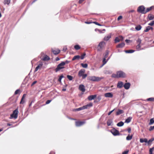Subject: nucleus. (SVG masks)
Listing matches in <instances>:
<instances>
[{"mask_svg": "<svg viewBox=\"0 0 154 154\" xmlns=\"http://www.w3.org/2000/svg\"><path fill=\"white\" fill-rule=\"evenodd\" d=\"M81 65L84 68H87L88 67V64L87 63H81Z\"/></svg>", "mask_w": 154, "mask_h": 154, "instance_id": "nucleus-35", "label": "nucleus"}, {"mask_svg": "<svg viewBox=\"0 0 154 154\" xmlns=\"http://www.w3.org/2000/svg\"><path fill=\"white\" fill-rule=\"evenodd\" d=\"M67 78L70 80L71 81L72 80L73 77L71 75H67Z\"/></svg>", "mask_w": 154, "mask_h": 154, "instance_id": "nucleus-42", "label": "nucleus"}, {"mask_svg": "<svg viewBox=\"0 0 154 154\" xmlns=\"http://www.w3.org/2000/svg\"><path fill=\"white\" fill-rule=\"evenodd\" d=\"M125 41L127 43H128L130 42H132V41L128 39H126L125 40Z\"/></svg>", "mask_w": 154, "mask_h": 154, "instance_id": "nucleus-61", "label": "nucleus"}, {"mask_svg": "<svg viewBox=\"0 0 154 154\" xmlns=\"http://www.w3.org/2000/svg\"><path fill=\"white\" fill-rule=\"evenodd\" d=\"M64 65L65 63H64V61H62L57 65V68L55 70V72H57L60 69L64 68Z\"/></svg>", "mask_w": 154, "mask_h": 154, "instance_id": "nucleus-2", "label": "nucleus"}, {"mask_svg": "<svg viewBox=\"0 0 154 154\" xmlns=\"http://www.w3.org/2000/svg\"><path fill=\"white\" fill-rule=\"evenodd\" d=\"M124 86V84L121 81H119L117 85V87L118 88H121Z\"/></svg>", "mask_w": 154, "mask_h": 154, "instance_id": "nucleus-8", "label": "nucleus"}, {"mask_svg": "<svg viewBox=\"0 0 154 154\" xmlns=\"http://www.w3.org/2000/svg\"><path fill=\"white\" fill-rule=\"evenodd\" d=\"M37 82L36 81H34L32 84H31V86H33L34 84H35V83H37Z\"/></svg>", "mask_w": 154, "mask_h": 154, "instance_id": "nucleus-62", "label": "nucleus"}, {"mask_svg": "<svg viewBox=\"0 0 154 154\" xmlns=\"http://www.w3.org/2000/svg\"><path fill=\"white\" fill-rule=\"evenodd\" d=\"M154 129V126H151L150 128L149 129V131H151Z\"/></svg>", "mask_w": 154, "mask_h": 154, "instance_id": "nucleus-49", "label": "nucleus"}, {"mask_svg": "<svg viewBox=\"0 0 154 154\" xmlns=\"http://www.w3.org/2000/svg\"><path fill=\"white\" fill-rule=\"evenodd\" d=\"M86 55V54L84 53L80 57V58H81V60H83L84 59L85 56Z\"/></svg>", "mask_w": 154, "mask_h": 154, "instance_id": "nucleus-44", "label": "nucleus"}, {"mask_svg": "<svg viewBox=\"0 0 154 154\" xmlns=\"http://www.w3.org/2000/svg\"><path fill=\"white\" fill-rule=\"evenodd\" d=\"M85 70L84 69H82L80 70L79 72L78 75L79 76L81 77L85 73Z\"/></svg>", "mask_w": 154, "mask_h": 154, "instance_id": "nucleus-10", "label": "nucleus"}, {"mask_svg": "<svg viewBox=\"0 0 154 154\" xmlns=\"http://www.w3.org/2000/svg\"><path fill=\"white\" fill-rule=\"evenodd\" d=\"M110 57H109L107 60V61H106V58L105 57L103 58V65H104L107 62V60L109 59Z\"/></svg>", "mask_w": 154, "mask_h": 154, "instance_id": "nucleus-34", "label": "nucleus"}, {"mask_svg": "<svg viewBox=\"0 0 154 154\" xmlns=\"http://www.w3.org/2000/svg\"><path fill=\"white\" fill-rule=\"evenodd\" d=\"M51 101V100H48L46 102V104H47L49 103Z\"/></svg>", "mask_w": 154, "mask_h": 154, "instance_id": "nucleus-55", "label": "nucleus"}, {"mask_svg": "<svg viewBox=\"0 0 154 154\" xmlns=\"http://www.w3.org/2000/svg\"><path fill=\"white\" fill-rule=\"evenodd\" d=\"M154 20H152L150 23H149L148 24V25L150 26H153L154 25Z\"/></svg>", "mask_w": 154, "mask_h": 154, "instance_id": "nucleus-48", "label": "nucleus"}, {"mask_svg": "<svg viewBox=\"0 0 154 154\" xmlns=\"http://www.w3.org/2000/svg\"><path fill=\"white\" fill-rule=\"evenodd\" d=\"M125 45V43L124 42L121 43L116 46L117 48H122Z\"/></svg>", "mask_w": 154, "mask_h": 154, "instance_id": "nucleus-18", "label": "nucleus"}, {"mask_svg": "<svg viewBox=\"0 0 154 154\" xmlns=\"http://www.w3.org/2000/svg\"><path fill=\"white\" fill-rule=\"evenodd\" d=\"M52 51L54 54L55 55H57L60 53V50L58 49H56L55 50L52 49Z\"/></svg>", "mask_w": 154, "mask_h": 154, "instance_id": "nucleus-15", "label": "nucleus"}, {"mask_svg": "<svg viewBox=\"0 0 154 154\" xmlns=\"http://www.w3.org/2000/svg\"><path fill=\"white\" fill-rule=\"evenodd\" d=\"M114 110H115V109L112 110L110 111L109 112H108V115H109V116L111 114V113L114 111Z\"/></svg>", "mask_w": 154, "mask_h": 154, "instance_id": "nucleus-57", "label": "nucleus"}, {"mask_svg": "<svg viewBox=\"0 0 154 154\" xmlns=\"http://www.w3.org/2000/svg\"><path fill=\"white\" fill-rule=\"evenodd\" d=\"M83 109H83V106H82V107H79V108H77V109H74V111H80V110H82Z\"/></svg>", "mask_w": 154, "mask_h": 154, "instance_id": "nucleus-32", "label": "nucleus"}, {"mask_svg": "<svg viewBox=\"0 0 154 154\" xmlns=\"http://www.w3.org/2000/svg\"><path fill=\"white\" fill-rule=\"evenodd\" d=\"M104 96L105 97L111 98L113 97V94L112 93L109 92L105 93Z\"/></svg>", "mask_w": 154, "mask_h": 154, "instance_id": "nucleus-12", "label": "nucleus"}, {"mask_svg": "<svg viewBox=\"0 0 154 154\" xmlns=\"http://www.w3.org/2000/svg\"><path fill=\"white\" fill-rule=\"evenodd\" d=\"M132 138V135H128L126 139L127 140H131Z\"/></svg>", "mask_w": 154, "mask_h": 154, "instance_id": "nucleus-31", "label": "nucleus"}, {"mask_svg": "<svg viewBox=\"0 0 154 154\" xmlns=\"http://www.w3.org/2000/svg\"><path fill=\"white\" fill-rule=\"evenodd\" d=\"M140 45L138 44L136 46V48L137 50L139 51L140 50Z\"/></svg>", "mask_w": 154, "mask_h": 154, "instance_id": "nucleus-47", "label": "nucleus"}, {"mask_svg": "<svg viewBox=\"0 0 154 154\" xmlns=\"http://www.w3.org/2000/svg\"><path fill=\"white\" fill-rule=\"evenodd\" d=\"M18 112H19L17 109H16L14 110L13 111L12 114H11L10 119H11L14 118L15 119H16L17 117Z\"/></svg>", "mask_w": 154, "mask_h": 154, "instance_id": "nucleus-3", "label": "nucleus"}, {"mask_svg": "<svg viewBox=\"0 0 154 154\" xmlns=\"http://www.w3.org/2000/svg\"><path fill=\"white\" fill-rule=\"evenodd\" d=\"M20 91V90L19 89L17 90L14 92L15 94H18L19 91Z\"/></svg>", "mask_w": 154, "mask_h": 154, "instance_id": "nucleus-54", "label": "nucleus"}, {"mask_svg": "<svg viewBox=\"0 0 154 154\" xmlns=\"http://www.w3.org/2000/svg\"><path fill=\"white\" fill-rule=\"evenodd\" d=\"M93 105L92 103H90L87 105L83 106V109L88 108L89 107H91Z\"/></svg>", "mask_w": 154, "mask_h": 154, "instance_id": "nucleus-13", "label": "nucleus"}, {"mask_svg": "<svg viewBox=\"0 0 154 154\" xmlns=\"http://www.w3.org/2000/svg\"><path fill=\"white\" fill-rule=\"evenodd\" d=\"M140 141L141 143H143V142L147 143V139L146 138H140Z\"/></svg>", "mask_w": 154, "mask_h": 154, "instance_id": "nucleus-23", "label": "nucleus"}, {"mask_svg": "<svg viewBox=\"0 0 154 154\" xmlns=\"http://www.w3.org/2000/svg\"><path fill=\"white\" fill-rule=\"evenodd\" d=\"M137 42L138 43V44L140 45L141 42V40L139 38L137 40Z\"/></svg>", "mask_w": 154, "mask_h": 154, "instance_id": "nucleus-45", "label": "nucleus"}, {"mask_svg": "<svg viewBox=\"0 0 154 154\" xmlns=\"http://www.w3.org/2000/svg\"><path fill=\"white\" fill-rule=\"evenodd\" d=\"M112 73V72L110 70H106L104 71V73L106 74H110Z\"/></svg>", "mask_w": 154, "mask_h": 154, "instance_id": "nucleus-36", "label": "nucleus"}, {"mask_svg": "<svg viewBox=\"0 0 154 154\" xmlns=\"http://www.w3.org/2000/svg\"><path fill=\"white\" fill-rule=\"evenodd\" d=\"M109 54V51L107 50H106V53H105V55L104 56V57H105V58H106L108 56Z\"/></svg>", "mask_w": 154, "mask_h": 154, "instance_id": "nucleus-40", "label": "nucleus"}, {"mask_svg": "<svg viewBox=\"0 0 154 154\" xmlns=\"http://www.w3.org/2000/svg\"><path fill=\"white\" fill-rule=\"evenodd\" d=\"M85 123V121H77L75 122V125L77 127H79L83 125Z\"/></svg>", "mask_w": 154, "mask_h": 154, "instance_id": "nucleus-7", "label": "nucleus"}, {"mask_svg": "<svg viewBox=\"0 0 154 154\" xmlns=\"http://www.w3.org/2000/svg\"><path fill=\"white\" fill-rule=\"evenodd\" d=\"M103 79V77H100L95 76H91L88 77L89 80L93 82H98Z\"/></svg>", "mask_w": 154, "mask_h": 154, "instance_id": "nucleus-1", "label": "nucleus"}, {"mask_svg": "<svg viewBox=\"0 0 154 154\" xmlns=\"http://www.w3.org/2000/svg\"><path fill=\"white\" fill-rule=\"evenodd\" d=\"M107 124L108 126L113 125V121L112 119H108L107 122Z\"/></svg>", "mask_w": 154, "mask_h": 154, "instance_id": "nucleus-16", "label": "nucleus"}, {"mask_svg": "<svg viewBox=\"0 0 154 154\" xmlns=\"http://www.w3.org/2000/svg\"><path fill=\"white\" fill-rule=\"evenodd\" d=\"M150 30V26H148L146 29L144 30V32H147Z\"/></svg>", "mask_w": 154, "mask_h": 154, "instance_id": "nucleus-46", "label": "nucleus"}, {"mask_svg": "<svg viewBox=\"0 0 154 154\" xmlns=\"http://www.w3.org/2000/svg\"><path fill=\"white\" fill-rule=\"evenodd\" d=\"M154 149V147H152L151 148H150L149 149V152H151V151L152 152V151Z\"/></svg>", "mask_w": 154, "mask_h": 154, "instance_id": "nucleus-60", "label": "nucleus"}, {"mask_svg": "<svg viewBox=\"0 0 154 154\" xmlns=\"http://www.w3.org/2000/svg\"><path fill=\"white\" fill-rule=\"evenodd\" d=\"M154 123V119L152 118L150 119V122L149 123V125H151Z\"/></svg>", "mask_w": 154, "mask_h": 154, "instance_id": "nucleus-38", "label": "nucleus"}, {"mask_svg": "<svg viewBox=\"0 0 154 154\" xmlns=\"http://www.w3.org/2000/svg\"><path fill=\"white\" fill-rule=\"evenodd\" d=\"M40 67H39V66H37L35 68V72H36V71H38V69L40 68Z\"/></svg>", "mask_w": 154, "mask_h": 154, "instance_id": "nucleus-52", "label": "nucleus"}, {"mask_svg": "<svg viewBox=\"0 0 154 154\" xmlns=\"http://www.w3.org/2000/svg\"><path fill=\"white\" fill-rule=\"evenodd\" d=\"M129 152L128 150H127L126 151H125L123 152H122V154H128Z\"/></svg>", "mask_w": 154, "mask_h": 154, "instance_id": "nucleus-51", "label": "nucleus"}, {"mask_svg": "<svg viewBox=\"0 0 154 154\" xmlns=\"http://www.w3.org/2000/svg\"><path fill=\"white\" fill-rule=\"evenodd\" d=\"M125 52L127 53H133L135 51L133 50H129L125 51Z\"/></svg>", "mask_w": 154, "mask_h": 154, "instance_id": "nucleus-27", "label": "nucleus"}, {"mask_svg": "<svg viewBox=\"0 0 154 154\" xmlns=\"http://www.w3.org/2000/svg\"><path fill=\"white\" fill-rule=\"evenodd\" d=\"M130 84L129 83H125L124 85V87L125 88L126 90H128L130 87Z\"/></svg>", "mask_w": 154, "mask_h": 154, "instance_id": "nucleus-11", "label": "nucleus"}, {"mask_svg": "<svg viewBox=\"0 0 154 154\" xmlns=\"http://www.w3.org/2000/svg\"><path fill=\"white\" fill-rule=\"evenodd\" d=\"M70 61L67 60H66L65 61H64V63H65V65L66 64H67L69 63Z\"/></svg>", "mask_w": 154, "mask_h": 154, "instance_id": "nucleus-63", "label": "nucleus"}, {"mask_svg": "<svg viewBox=\"0 0 154 154\" xmlns=\"http://www.w3.org/2000/svg\"><path fill=\"white\" fill-rule=\"evenodd\" d=\"M112 77L114 78H118V76L117 75V72L116 74H113L112 76Z\"/></svg>", "mask_w": 154, "mask_h": 154, "instance_id": "nucleus-37", "label": "nucleus"}, {"mask_svg": "<svg viewBox=\"0 0 154 154\" xmlns=\"http://www.w3.org/2000/svg\"><path fill=\"white\" fill-rule=\"evenodd\" d=\"M154 8V6H152L149 8H147L146 11L145 10V14L149 11L152 8Z\"/></svg>", "mask_w": 154, "mask_h": 154, "instance_id": "nucleus-21", "label": "nucleus"}, {"mask_svg": "<svg viewBox=\"0 0 154 154\" xmlns=\"http://www.w3.org/2000/svg\"><path fill=\"white\" fill-rule=\"evenodd\" d=\"M153 140H154V138L153 137L149 139L148 141L147 140V143H148V144H149L150 143H151Z\"/></svg>", "mask_w": 154, "mask_h": 154, "instance_id": "nucleus-43", "label": "nucleus"}, {"mask_svg": "<svg viewBox=\"0 0 154 154\" xmlns=\"http://www.w3.org/2000/svg\"><path fill=\"white\" fill-rule=\"evenodd\" d=\"M49 59V57L47 55H45L44 57L42 58V60L44 61H47Z\"/></svg>", "mask_w": 154, "mask_h": 154, "instance_id": "nucleus-22", "label": "nucleus"}, {"mask_svg": "<svg viewBox=\"0 0 154 154\" xmlns=\"http://www.w3.org/2000/svg\"><path fill=\"white\" fill-rule=\"evenodd\" d=\"M79 89L83 92H84L85 91V87L84 85H80L79 86Z\"/></svg>", "mask_w": 154, "mask_h": 154, "instance_id": "nucleus-9", "label": "nucleus"}, {"mask_svg": "<svg viewBox=\"0 0 154 154\" xmlns=\"http://www.w3.org/2000/svg\"><path fill=\"white\" fill-rule=\"evenodd\" d=\"M96 95H90L88 97V99L89 100H91L94 99L96 97Z\"/></svg>", "mask_w": 154, "mask_h": 154, "instance_id": "nucleus-14", "label": "nucleus"}, {"mask_svg": "<svg viewBox=\"0 0 154 154\" xmlns=\"http://www.w3.org/2000/svg\"><path fill=\"white\" fill-rule=\"evenodd\" d=\"M104 43V42H100L98 45V48H100V49H101L103 47V45Z\"/></svg>", "mask_w": 154, "mask_h": 154, "instance_id": "nucleus-25", "label": "nucleus"}, {"mask_svg": "<svg viewBox=\"0 0 154 154\" xmlns=\"http://www.w3.org/2000/svg\"><path fill=\"white\" fill-rule=\"evenodd\" d=\"M80 56L79 55H76L74 56L72 59V60H74L76 59H79L80 58Z\"/></svg>", "mask_w": 154, "mask_h": 154, "instance_id": "nucleus-28", "label": "nucleus"}, {"mask_svg": "<svg viewBox=\"0 0 154 154\" xmlns=\"http://www.w3.org/2000/svg\"><path fill=\"white\" fill-rule=\"evenodd\" d=\"M117 75L119 78H125L126 77L125 74L123 71H120L117 72Z\"/></svg>", "mask_w": 154, "mask_h": 154, "instance_id": "nucleus-6", "label": "nucleus"}, {"mask_svg": "<svg viewBox=\"0 0 154 154\" xmlns=\"http://www.w3.org/2000/svg\"><path fill=\"white\" fill-rule=\"evenodd\" d=\"M111 38V34H110L104 37V39L105 41H108Z\"/></svg>", "mask_w": 154, "mask_h": 154, "instance_id": "nucleus-19", "label": "nucleus"}, {"mask_svg": "<svg viewBox=\"0 0 154 154\" xmlns=\"http://www.w3.org/2000/svg\"><path fill=\"white\" fill-rule=\"evenodd\" d=\"M24 103V101L23 100V99H21V101L20 102V104H23Z\"/></svg>", "mask_w": 154, "mask_h": 154, "instance_id": "nucleus-59", "label": "nucleus"}, {"mask_svg": "<svg viewBox=\"0 0 154 154\" xmlns=\"http://www.w3.org/2000/svg\"><path fill=\"white\" fill-rule=\"evenodd\" d=\"M67 50V48L66 46H64V47L63 48V51H64V52H65L66 51V50Z\"/></svg>", "mask_w": 154, "mask_h": 154, "instance_id": "nucleus-58", "label": "nucleus"}, {"mask_svg": "<svg viewBox=\"0 0 154 154\" xmlns=\"http://www.w3.org/2000/svg\"><path fill=\"white\" fill-rule=\"evenodd\" d=\"M11 2V0H4L3 3L5 5H9Z\"/></svg>", "mask_w": 154, "mask_h": 154, "instance_id": "nucleus-20", "label": "nucleus"}, {"mask_svg": "<svg viewBox=\"0 0 154 154\" xmlns=\"http://www.w3.org/2000/svg\"><path fill=\"white\" fill-rule=\"evenodd\" d=\"M122 16H121V15L119 16V17L117 18V20L119 21L121 19H122Z\"/></svg>", "mask_w": 154, "mask_h": 154, "instance_id": "nucleus-56", "label": "nucleus"}, {"mask_svg": "<svg viewBox=\"0 0 154 154\" xmlns=\"http://www.w3.org/2000/svg\"><path fill=\"white\" fill-rule=\"evenodd\" d=\"M124 112V111L123 110L120 109H118V111L116 112V115L117 116L123 113Z\"/></svg>", "mask_w": 154, "mask_h": 154, "instance_id": "nucleus-17", "label": "nucleus"}, {"mask_svg": "<svg viewBox=\"0 0 154 154\" xmlns=\"http://www.w3.org/2000/svg\"><path fill=\"white\" fill-rule=\"evenodd\" d=\"M80 46L78 45H76L74 46V48L76 50H78L80 48Z\"/></svg>", "mask_w": 154, "mask_h": 154, "instance_id": "nucleus-41", "label": "nucleus"}, {"mask_svg": "<svg viewBox=\"0 0 154 154\" xmlns=\"http://www.w3.org/2000/svg\"><path fill=\"white\" fill-rule=\"evenodd\" d=\"M148 18L149 20H152L154 18V15H152L151 14H149L148 16Z\"/></svg>", "mask_w": 154, "mask_h": 154, "instance_id": "nucleus-24", "label": "nucleus"}, {"mask_svg": "<svg viewBox=\"0 0 154 154\" xmlns=\"http://www.w3.org/2000/svg\"><path fill=\"white\" fill-rule=\"evenodd\" d=\"M87 76V74H84L82 75V78L83 79H84L86 78V77Z\"/></svg>", "mask_w": 154, "mask_h": 154, "instance_id": "nucleus-50", "label": "nucleus"}, {"mask_svg": "<svg viewBox=\"0 0 154 154\" xmlns=\"http://www.w3.org/2000/svg\"><path fill=\"white\" fill-rule=\"evenodd\" d=\"M146 101H148L153 102L154 101V97H152L147 98L146 99Z\"/></svg>", "mask_w": 154, "mask_h": 154, "instance_id": "nucleus-33", "label": "nucleus"}, {"mask_svg": "<svg viewBox=\"0 0 154 154\" xmlns=\"http://www.w3.org/2000/svg\"><path fill=\"white\" fill-rule=\"evenodd\" d=\"M132 118L131 117L128 118L126 119L125 122L127 123H129L131 122Z\"/></svg>", "mask_w": 154, "mask_h": 154, "instance_id": "nucleus-26", "label": "nucleus"}, {"mask_svg": "<svg viewBox=\"0 0 154 154\" xmlns=\"http://www.w3.org/2000/svg\"><path fill=\"white\" fill-rule=\"evenodd\" d=\"M141 28H142V26H141V25H137L135 28V29L137 31H139V30H140L141 29Z\"/></svg>", "mask_w": 154, "mask_h": 154, "instance_id": "nucleus-29", "label": "nucleus"}, {"mask_svg": "<svg viewBox=\"0 0 154 154\" xmlns=\"http://www.w3.org/2000/svg\"><path fill=\"white\" fill-rule=\"evenodd\" d=\"M110 131L114 136L119 135L120 134L119 131L114 128L110 130Z\"/></svg>", "mask_w": 154, "mask_h": 154, "instance_id": "nucleus-5", "label": "nucleus"}, {"mask_svg": "<svg viewBox=\"0 0 154 154\" xmlns=\"http://www.w3.org/2000/svg\"><path fill=\"white\" fill-rule=\"evenodd\" d=\"M124 124V123L122 122L121 121V122H119V123H118L117 124V125L119 127H121V126H123Z\"/></svg>", "mask_w": 154, "mask_h": 154, "instance_id": "nucleus-30", "label": "nucleus"}, {"mask_svg": "<svg viewBox=\"0 0 154 154\" xmlns=\"http://www.w3.org/2000/svg\"><path fill=\"white\" fill-rule=\"evenodd\" d=\"M120 41V40L118 37H116L114 40L115 42L116 43L119 42Z\"/></svg>", "mask_w": 154, "mask_h": 154, "instance_id": "nucleus-39", "label": "nucleus"}, {"mask_svg": "<svg viewBox=\"0 0 154 154\" xmlns=\"http://www.w3.org/2000/svg\"><path fill=\"white\" fill-rule=\"evenodd\" d=\"M43 65V63L42 62H41L38 66H39V67H41Z\"/></svg>", "mask_w": 154, "mask_h": 154, "instance_id": "nucleus-64", "label": "nucleus"}, {"mask_svg": "<svg viewBox=\"0 0 154 154\" xmlns=\"http://www.w3.org/2000/svg\"><path fill=\"white\" fill-rule=\"evenodd\" d=\"M93 23H95V24H96L97 25H98L99 26H101V24H100V23H98V22H93Z\"/></svg>", "mask_w": 154, "mask_h": 154, "instance_id": "nucleus-53", "label": "nucleus"}, {"mask_svg": "<svg viewBox=\"0 0 154 154\" xmlns=\"http://www.w3.org/2000/svg\"><path fill=\"white\" fill-rule=\"evenodd\" d=\"M145 8L143 5L139 6L137 9L138 12L143 14H145Z\"/></svg>", "mask_w": 154, "mask_h": 154, "instance_id": "nucleus-4", "label": "nucleus"}]
</instances>
